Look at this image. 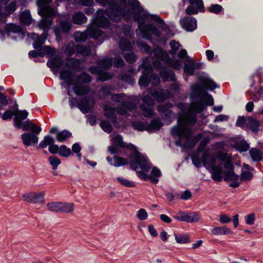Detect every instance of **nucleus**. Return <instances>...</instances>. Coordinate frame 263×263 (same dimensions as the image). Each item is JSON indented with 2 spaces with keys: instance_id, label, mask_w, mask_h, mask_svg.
<instances>
[{
  "instance_id": "obj_32",
  "label": "nucleus",
  "mask_w": 263,
  "mask_h": 263,
  "mask_svg": "<svg viewBox=\"0 0 263 263\" xmlns=\"http://www.w3.org/2000/svg\"><path fill=\"white\" fill-rule=\"evenodd\" d=\"M6 33L10 35L11 33H20L22 30L20 26L14 24H8L5 26Z\"/></svg>"
},
{
  "instance_id": "obj_31",
  "label": "nucleus",
  "mask_w": 263,
  "mask_h": 263,
  "mask_svg": "<svg viewBox=\"0 0 263 263\" xmlns=\"http://www.w3.org/2000/svg\"><path fill=\"white\" fill-rule=\"evenodd\" d=\"M20 21L24 25H30L32 23V18L30 11L28 10H24L20 16Z\"/></svg>"
},
{
  "instance_id": "obj_48",
  "label": "nucleus",
  "mask_w": 263,
  "mask_h": 263,
  "mask_svg": "<svg viewBox=\"0 0 263 263\" xmlns=\"http://www.w3.org/2000/svg\"><path fill=\"white\" fill-rule=\"evenodd\" d=\"M141 110H142V114L144 117L146 118H151L153 116L154 114V109L152 108V106H148V107L146 106H145V104H142L140 106Z\"/></svg>"
},
{
  "instance_id": "obj_47",
  "label": "nucleus",
  "mask_w": 263,
  "mask_h": 263,
  "mask_svg": "<svg viewBox=\"0 0 263 263\" xmlns=\"http://www.w3.org/2000/svg\"><path fill=\"white\" fill-rule=\"evenodd\" d=\"M235 148L241 152H246L249 149L250 145L246 141L240 140L236 143Z\"/></svg>"
},
{
  "instance_id": "obj_16",
  "label": "nucleus",
  "mask_w": 263,
  "mask_h": 263,
  "mask_svg": "<svg viewBox=\"0 0 263 263\" xmlns=\"http://www.w3.org/2000/svg\"><path fill=\"white\" fill-rule=\"evenodd\" d=\"M187 63L184 64L183 68L184 71L188 75L193 76L194 74V70L195 69H199L202 68V63L199 62H195L193 60L187 58Z\"/></svg>"
},
{
  "instance_id": "obj_21",
  "label": "nucleus",
  "mask_w": 263,
  "mask_h": 263,
  "mask_svg": "<svg viewBox=\"0 0 263 263\" xmlns=\"http://www.w3.org/2000/svg\"><path fill=\"white\" fill-rule=\"evenodd\" d=\"M136 108V105L131 102L124 101L121 105L116 109L117 112L122 115H126L127 111H132Z\"/></svg>"
},
{
  "instance_id": "obj_20",
  "label": "nucleus",
  "mask_w": 263,
  "mask_h": 263,
  "mask_svg": "<svg viewBox=\"0 0 263 263\" xmlns=\"http://www.w3.org/2000/svg\"><path fill=\"white\" fill-rule=\"evenodd\" d=\"M81 63L82 61L79 59L67 58H66L65 65L66 67L70 69L79 71L83 69Z\"/></svg>"
},
{
  "instance_id": "obj_61",
  "label": "nucleus",
  "mask_w": 263,
  "mask_h": 263,
  "mask_svg": "<svg viewBox=\"0 0 263 263\" xmlns=\"http://www.w3.org/2000/svg\"><path fill=\"white\" fill-rule=\"evenodd\" d=\"M136 216L139 220H144L147 218L148 214L145 210L140 209L138 211Z\"/></svg>"
},
{
  "instance_id": "obj_37",
  "label": "nucleus",
  "mask_w": 263,
  "mask_h": 263,
  "mask_svg": "<svg viewBox=\"0 0 263 263\" xmlns=\"http://www.w3.org/2000/svg\"><path fill=\"white\" fill-rule=\"evenodd\" d=\"M97 64L100 68L104 69H108L111 67L112 65V60L111 58H106L102 60H98Z\"/></svg>"
},
{
  "instance_id": "obj_59",
  "label": "nucleus",
  "mask_w": 263,
  "mask_h": 263,
  "mask_svg": "<svg viewBox=\"0 0 263 263\" xmlns=\"http://www.w3.org/2000/svg\"><path fill=\"white\" fill-rule=\"evenodd\" d=\"M208 10L210 12L219 14L222 10V7L218 4L212 5L207 8Z\"/></svg>"
},
{
  "instance_id": "obj_35",
  "label": "nucleus",
  "mask_w": 263,
  "mask_h": 263,
  "mask_svg": "<svg viewBox=\"0 0 263 263\" xmlns=\"http://www.w3.org/2000/svg\"><path fill=\"white\" fill-rule=\"evenodd\" d=\"M104 110L105 111L104 115L106 117L109 119H113L116 120L115 111L116 109L112 107L109 105L106 104L103 107Z\"/></svg>"
},
{
  "instance_id": "obj_5",
  "label": "nucleus",
  "mask_w": 263,
  "mask_h": 263,
  "mask_svg": "<svg viewBox=\"0 0 263 263\" xmlns=\"http://www.w3.org/2000/svg\"><path fill=\"white\" fill-rule=\"evenodd\" d=\"M151 55L156 59L153 63L154 68L157 70L170 67L174 69L181 68V62L179 60H173L169 57L168 53L161 48H157L151 53Z\"/></svg>"
},
{
  "instance_id": "obj_39",
  "label": "nucleus",
  "mask_w": 263,
  "mask_h": 263,
  "mask_svg": "<svg viewBox=\"0 0 263 263\" xmlns=\"http://www.w3.org/2000/svg\"><path fill=\"white\" fill-rule=\"evenodd\" d=\"M72 134L67 130L59 132L57 134V140L60 142H63L70 138Z\"/></svg>"
},
{
  "instance_id": "obj_24",
  "label": "nucleus",
  "mask_w": 263,
  "mask_h": 263,
  "mask_svg": "<svg viewBox=\"0 0 263 263\" xmlns=\"http://www.w3.org/2000/svg\"><path fill=\"white\" fill-rule=\"evenodd\" d=\"M260 125L259 121H257L252 117H248L246 122V126L248 128L253 132H257L259 129V126Z\"/></svg>"
},
{
  "instance_id": "obj_38",
  "label": "nucleus",
  "mask_w": 263,
  "mask_h": 263,
  "mask_svg": "<svg viewBox=\"0 0 263 263\" xmlns=\"http://www.w3.org/2000/svg\"><path fill=\"white\" fill-rule=\"evenodd\" d=\"M47 65L51 68H59L63 65V62L60 58H54L48 61Z\"/></svg>"
},
{
  "instance_id": "obj_33",
  "label": "nucleus",
  "mask_w": 263,
  "mask_h": 263,
  "mask_svg": "<svg viewBox=\"0 0 263 263\" xmlns=\"http://www.w3.org/2000/svg\"><path fill=\"white\" fill-rule=\"evenodd\" d=\"M200 81L204 86L210 90H213L218 87L213 81L207 77H202Z\"/></svg>"
},
{
  "instance_id": "obj_55",
  "label": "nucleus",
  "mask_w": 263,
  "mask_h": 263,
  "mask_svg": "<svg viewBox=\"0 0 263 263\" xmlns=\"http://www.w3.org/2000/svg\"><path fill=\"white\" fill-rule=\"evenodd\" d=\"M48 161L50 164L52 166L53 170H56L58 165L61 163L60 159L55 156H52L49 157Z\"/></svg>"
},
{
  "instance_id": "obj_50",
  "label": "nucleus",
  "mask_w": 263,
  "mask_h": 263,
  "mask_svg": "<svg viewBox=\"0 0 263 263\" xmlns=\"http://www.w3.org/2000/svg\"><path fill=\"white\" fill-rule=\"evenodd\" d=\"M77 46L73 42L69 43L66 46L65 53L69 56H71L77 53Z\"/></svg>"
},
{
  "instance_id": "obj_54",
  "label": "nucleus",
  "mask_w": 263,
  "mask_h": 263,
  "mask_svg": "<svg viewBox=\"0 0 263 263\" xmlns=\"http://www.w3.org/2000/svg\"><path fill=\"white\" fill-rule=\"evenodd\" d=\"M61 205V202H53L47 204L48 210L54 212H60Z\"/></svg>"
},
{
  "instance_id": "obj_57",
  "label": "nucleus",
  "mask_w": 263,
  "mask_h": 263,
  "mask_svg": "<svg viewBox=\"0 0 263 263\" xmlns=\"http://www.w3.org/2000/svg\"><path fill=\"white\" fill-rule=\"evenodd\" d=\"M170 45L171 48V50H169L170 53L171 54H175L180 47V44L178 42L173 40L171 42Z\"/></svg>"
},
{
  "instance_id": "obj_36",
  "label": "nucleus",
  "mask_w": 263,
  "mask_h": 263,
  "mask_svg": "<svg viewBox=\"0 0 263 263\" xmlns=\"http://www.w3.org/2000/svg\"><path fill=\"white\" fill-rule=\"evenodd\" d=\"M119 46L122 51H130L133 48L130 42L124 37L121 38Z\"/></svg>"
},
{
  "instance_id": "obj_7",
  "label": "nucleus",
  "mask_w": 263,
  "mask_h": 263,
  "mask_svg": "<svg viewBox=\"0 0 263 263\" xmlns=\"http://www.w3.org/2000/svg\"><path fill=\"white\" fill-rule=\"evenodd\" d=\"M22 129L25 132L31 131V132H26L21 135L23 143L25 146L34 145L37 143L39 141L37 136L42 130L40 126L32 123L30 120H26L23 124Z\"/></svg>"
},
{
  "instance_id": "obj_51",
  "label": "nucleus",
  "mask_w": 263,
  "mask_h": 263,
  "mask_svg": "<svg viewBox=\"0 0 263 263\" xmlns=\"http://www.w3.org/2000/svg\"><path fill=\"white\" fill-rule=\"evenodd\" d=\"M175 239L179 243H186L190 242L189 236L187 234H175Z\"/></svg>"
},
{
  "instance_id": "obj_58",
  "label": "nucleus",
  "mask_w": 263,
  "mask_h": 263,
  "mask_svg": "<svg viewBox=\"0 0 263 263\" xmlns=\"http://www.w3.org/2000/svg\"><path fill=\"white\" fill-rule=\"evenodd\" d=\"M17 8L16 2L12 1L5 7V11L8 14H12Z\"/></svg>"
},
{
  "instance_id": "obj_22",
  "label": "nucleus",
  "mask_w": 263,
  "mask_h": 263,
  "mask_svg": "<svg viewBox=\"0 0 263 263\" xmlns=\"http://www.w3.org/2000/svg\"><path fill=\"white\" fill-rule=\"evenodd\" d=\"M72 89L77 96H84L89 92V88L86 85H80L79 82L74 81L73 82Z\"/></svg>"
},
{
  "instance_id": "obj_28",
  "label": "nucleus",
  "mask_w": 263,
  "mask_h": 263,
  "mask_svg": "<svg viewBox=\"0 0 263 263\" xmlns=\"http://www.w3.org/2000/svg\"><path fill=\"white\" fill-rule=\"evenodd\" d=\"M161 78L163 81H175L176 80V76L173 71L165 69L162 70L160 72Z\"/></svg>"
},
{
  "instance_id": "obj_26",
  "label": "nucleus",
  "mask_w": 263,
  "mask_h": 263,
  "mask_svg": "<svg viewBox=\"0 0 263 263\" xmlns=\"http://www.w3.org/2000/svg\"><path fill=\"white\" fill-rule=\"evenodd\" d=\"M226 169L227 171L223 172L224 175L223 179L224 181H236V180H239V176L235 174L234 172V167L233 165H232V168Z\"/></svg>"
},
{
  "instance_id": "obj_13",
  "label": "nucleus",
  "mask_w": 263,
  "mask_h": 263,
  "mask_svg": "<svg viewBox=\"0 0 263 263\" xmlns=\"http://www.w3.org/2000/svg\"><path fill=\"white\" fill-rule=\"evenodd\" d=\"M45 194L44 192H31L24 194L22 197L24 200L33 203H43Z\"/></svg>"
},
{
  "instance_id": "obj_45",
  "label": "nucleus",
  "mask_w": 263,
  "mask_h": 263,
  "mask_svg": "<svg viewBox=\"0 0 263 263\" xmlns=\"http://www.w3.org/2000/svg\"><path fill=\"white\" fill-rule=\"evenodd\" d=\"M128 158L129 157H128ZM129 159H130V158ZM114 162L113 165L116 167L130 164V160L128 161L123 158L116 156L114 157Z\"/></svg>"
},
{
  "instance_id": "obj_17",
  "label": "nucleus",
  "mask_w": 263,
  "mask_h": 263,
  "mask_svg": "<svg viewBox=\"0 0 263 263\" xmlns=\"http://www.w3.org/2000/svg\"><path fill=\"white\" fill-rule=\"evenodd\" d=\"M172 105L170 103L162 104L158 106V110L163 114L162 118L164 120H168L167 124H169L172 122V111L170 109Z\"/></svg>"
},
{
  "instance_id": "obj_44",
  "label": "nucleus",
  "mask_w": 263,
  "mask_h": 263,
  "mask_svg": "<svg viewBox=\"0 0 263 263\" xmlns=\"http://www.w3.org/2000/svg\"><path fill=\"white\" fill-rule=\"evenodd\" d=\"M137 45L139 47V48H140V49L144 51V52H145L146 53H149V55L151 57V58L153 59V62L155 61V60H156V58H153L152 55H151V53L152 52H153L157 48H156L155 49H154L153 51H151V48L149 46H148V45H147L146 44H145V43L142 42V41H138L137 42Z\"/></svg>"
},
{
  "instance_id": "obj_18",
  "label": "nucleus",
  "mask_w": 263,
  "mask_h": 263,
  "mask_svg": "<svg viewBox=\"0 0 263 263\" xmlns=\"http://www.w3.org/2000/svg\"><path fill=\"white\" fill-rule=\"evenodd\" d=\"M224 172L221 165H216L213 164L211 166V178L215 181H221Z\"/></svg>"
},
{
  "instance_id": "obj_42",
  "label": "nucleus",
  "mask_w": 263,
  "mask_h": 263,
  "mask_svg": "<svg viewBox=\"0 0 263 263\" xmlns=\"http://www.w3.org/2000/svg\"><path fill=\"white\" fill-rule=\"evenodd\" d=\"M91 81V78L90 76L86 72H82L80 74L76 75L75 76L74 81H77L79 83L82 81L84 83H88L90 82Z\"/></svg>"
},
{
  "instance_id": "obj_49",
  "label": "nucleus",
  "mask_w": 263,
  "mask_h": 263,
  "mask_svg": "<svg viewBox=\"0 0 263 263\" xmlns=\"http://www.w3.org/2000/svg\"><path fill=\"white\" fill-rule=\"evenodd\" d=\"M77 53L83 56H87L91 53V49L89 46L78 45Z\"/></svg>"
},
{
  "instance_id": "obj_1",
  "label": "nucleus",
  "mask_w": 263,
  "mask_h": 263,
  "mask_svg": "<svg viewBox=\"0 0 263 263\" xmlns=\"http://www.w3.org/2000/svg\"><path fill=\"white\" fill-rule=\"evenodd\" d=\"M101 6L108 7L105 10L98 11V15L102 13L103 16L106 15L111 21L118 22L123 17L126 21L133 20L138 23V29L144 38L152 40V34L160 37L161 33L158 28L152 24L145 25L146 21H154L162 24L163 20L158 15L150 14L144 11L138 0H96Z\"/></svg>"
},
{
  "instance_id": "obj_60",
  "label": "nucleus",
  "mask_w": 263,
  "mask_h": 263,
  "mask_svg": "<svg viewBox=\"0 0 263 263\" xmlns=\"http://www.w3.org/2000/svg\"><path fill=\"white\" fill-rule=\"evenodd\" d=\"M117 180L121 183V184L127 186V187H134L135 186V183L129 181V180L122 178V177H117Z\"/></svg>"
},
{
  "instance_id": "obj_27",
  "label": "nucleus",
  "mask_w": 263,
  "mask_h": 263,
  "mask_svg": "<svg viewBox=\"0 0 263 263\" xmlns=\"http://www.w3.org/2000/svg\"><path fill=\"white\" fill-rule=\"evenodd\" d=\"M72 21L74 24L81 25L86 23L87 18L83 13L77 12L72 15Z\"/></svg>"
},
{
  "instance_id": "obj_10",
  "label": "nucleus",
  "mask_w": 263,
  "mask_h": 263,
  "mask_svg": "<svg viewBox=\"0 0 263 263\" xmlns=\"http://www.w3.org/2000/svg\"><path fill=\"white\" fill-rule=\"evenodd\" d=\"M190 5L185 9V13L188 15L196 14L198 12H204V8L202 0H189Z\"/></svg>"
},
{
  "instance_id": "obj_52",
  "label": "nucleus",
  "mask_w": 263,
  "mask_h": 263,
  "mask_svg": "<svg viewBox=\"0 0 263 263\" xmlns=\"http://www.w3.org/2000/svg\"><path fill=\"white\" fill-rule=\"evenodd\" d=\"M59 154L63 157L67 158L72 154L71 149L65 145H62L60 147Z\"/></svg>"
},
{
  "instance_id": "obj_46",
  "label": "nucleus",
  "mask_w": 263,
  "mask_h": 263,
  "mask_svg": "<svg viewBox=\"0 0 263 263\" xmlns=\"http://www.w3.org/2000/svg\"><path fill=\"white\" fill-rule=\"evenodd\" d=\"M74 210V204L72 203L61 202L60 212L70 213Z\"/></svg>"
},
{
  "instance_id": "obj_8",
  "label": "nucleus",
  "mask_w": 263,
  "mask_h": 263,
  "mask_svg": "<svg viewBox=\"0 0 263 263\" xmlns=\"http://www.w3.org/2000/svg\"><path fill=\"white\" fill-rule=\"evenodd\" d=\"M110 25L109 20L107 17L103 16L102 13H100L97 15L94 24L88 27V34L90 37L97 39L102 34V31L99 28H108Z\"/></svg>"
},
{
  "instance_id": "obj_12",
  "label": "nucleus",
  "mask_w": 263,
  "mask_h": 263,
  "mask_svg": "<svg viewBox=\"0 0 263 263\" xmlns=\"http://www.w3.org/2000/svg\"><path fill=\"white\" fill-rule=\"evenodd\" d=\"M148 91L154 98V100L158 102H162L172 96L170 90L161 88L154 90L148 89Z\"/></svg>"
},
{
  "instance_id": "obj_34",
  "label": "nucleus",
  "mask_w": 263,
  "mask_h": 263,
  "mask_svg": "<svg viewBox=\"0 0 263 263\" xmlns=\"http://www.w3.org/2000/svg\"><path fill=\"white\" fill-rule=\"evenodd\" d=\"M54 143V139L50 136L47 135L44 137V139L39 143L37 148H44L47 146H50Z\"/></svg>"
},
{
  "instance_id": "obj_56",
  "label": "nucleus",
  "mask_w": 263,
  "mask_h": 263,
  "mask_svg": "<svg viewBox=\"0 0 263 263\" xmlns=\"http://www.w3.org/2000/svg\"><path fill=\"white\" fill-rule=\"evenodd\" d=\"M100 125L103 130L107 133H110L112 130V126L108 121H101L100 122Z\"/></svg>"
},
{
  "instance_id": "obj_64",
  "label": "nucleus",
  "mask_w": 263,
  "mask_h": 263,
  "mask_svg": "<svg viewBox=\"0 0 263 263\" xmlns=\"http://www.w3.org/2000/svg\"><path fill=\"white\" fill-rule=\"evenodd\" d=\"M41 50L42 53L47 54L49 56H51V55H53L55 52L53 48H52L51 47L48 46H45L43 47L41 49Z\"/></svg>"
},
{
  "instance_id": "obj_23",
  "label": "nucleus",
  "mask_w": 263,
  "mask_h": 263,
  "mask_svg": "<svg viewBox=\"0 0 263 263\" xmlns=\"http://www.w3.org/2000/svg\"><path fill=\"white\" fill-rule=\"evenodd\" d=\"M71 28V24L68 21H61L60 23L59 26L56 27L54 32L57 36L60 35V32H68Z\"/></svg>"
},
{
  "instance_id": "obj_2",
  "label": "nucleus",
  "mask_w": 263,
  "mask_h": 263,
  "mask_svg": "<svg viewBox=\"0 0 263 263\" xmlns=\"http://www.w3.org/2000/svg\"><path fill=\"white\" fill-rule=\"evenodd\" d=\"M192 88L193 91L191 96L194 95L199 98V101L190 105L189 112L178 118V125L173 127L171 130V134L173 136H177L178 138L175 142L176 145L185 148H193L202 137V134L192 137V126L197 120L195 114L201 112L205 108L204 105H214L212 96L206 92L201 86L195 84L192 85Z\"/></svg>"
},
{
  "instance_id": "obj_9",
  "label": "nucleus",
  "mask_w": 263,
  "mask_h": 263,
  "mask_svg": "<svg viewBox=\"0 0 263 263\" xmlns=\"http://www.w3.org/2000/svg\"><path fill=\"white\" fill-rule=\"evenodd\" d=\"M174 217L179 221L189 223H195L199 220L200 216L198 212H191L187 213L180 211Z\"/></svg>"
},
{
  "instance_id": "obj_14",
  "label": "nucleus",
  "mask_w": 263,
  "mask_h": 263,
  "mask_svg": "<svg viewBox=\"0 0 263 263\" xmlns=\"http://www.w3.org/2000/svg\"><path fill=\"white\" fill-rule=\"evenodd\" d=\"M216 157L218 161L224 163L223 167L224 168H232L233 164L231 154L222 151H218L216 153Z\"/></svg>"
},
{
  "instance_id": "obj_29",
  "label": "nucleus",
  "mask_w": 263,
  "mask_h": 263,
  "mask_svg": "<svg viewBox=\"0 0 263 263\" xmlns=\"http://www.w3.org/2000/svg\"><path fill=\"white\" fill-rule=\"evenodd\" d=\"M211 233L214 235L232 234L233 232L227 227H217L213 229Z\"/></svg>"
},
{
  "instance_id": "obj_63",
  "label": "nucleus",
  "mask_w": 263,
  "mask_h": 263,
  "mask_svg": "<svg viewBox=\"0 0 263 263\" xmlns=\"http://www.w3.org/2000/svg\"><path fill=\"white\" fill-rule=\"evenodd\" d=\"M124 59L129 63H133L136 60V55L132 52L125 53L124 55Z\"/></svg>"
},
{
  "instance_id": "obj_43",
  "label": "nucleus",
  "mask_w": 263,
  "mask_h": 263,
  "mask_svg": "<svg viewBox=\"0 0 263 263\" xmlns=\"http://www.w3.org/2000/svg\"><path fill=\"white\" fill-rule=\"evenodd\" d=\"M74 39L76 42H82L85 41L88 36H89L88 34V30L85 32H79L77 31L74 33Z\"/></svg>"
},
{
  "instance_id": "obj_53",
  "label": "nucleus",
  "mask_w": 263,
  "mask_h": 263,
  "mask_svg": "<svg viewBox=\"0 0 263 263\" xmlns=\"http://www.w3.org/2000/svg\"><path fill=\"white\" fill-rule=\"evenodd\" d=\"M132 126L134 129L138 131L146 130L147 124L139 121H134L132 123Z\"/></svg>"
},
{
  "instance_id": "obj_4",
  "label": "nucleus",
  "mask_w": 263,
  "mask_h": 263,
  "mask_svg": "<svg viewBox=\"0 0 263 263\" xmlns=\"http://www.w3.org/2000/svg\"><path fill=\"white\" fill-rule=\"evenodd\" d=\"M114 142L119 146L132 150L133 152L129 155L130 166L135 171L141 168L143 171H148L151 167V164L146 156L141 154L133 144H126L123 141V137L118 135L114 138Z\"/></svg>"
},
{
  "instance_id": "obj_6",
  "label": "nucleus",
  "mask_w": 263,
  "mask_h": 263,
  "mask_svg": "<svg viewBox=\"0 0 263 263\" xmlns=\"http://www.w3.org/2000/svg\"><path fill=\"white\" fill-rule=\"evenodd\" d=\"M143 68L142 75L139 80V84L141 87H146L151 83L153 86L157 85L160 83L159 76L154 73H151L153 68L148 58L143 59V62L139 68Z\"/></svg>"
},
{
  "instance_id": "obj_40",
  "label": "nucleus",
  "mask_w": 263,
  "mask_h": 263,
  "mask_svg": "<svg viewBox=\"0 0 263 263\" xmlns=\"http://www.w3.org/2000/svg\"><path fill=\"white\" fill-rule=\"evenodd\" d=\"M249 154L254 161H260L262 159V153L259 149L252 148L249 151Z\"/></svg>"
},
{
  "instance_id": "obj_30",
  "label": "nucleus",
  "mask_w": 263,
  "mask_h": 263,
  "mask_svg": "<svg viewBox=\"0 0 263 263\" xmlns=\"http://www.w3.org/2000/svg\"><path fill=\"white\" fill-rule=\"evenodd\" d=\"M201 161L203 165L206 166L208 164H210V166L213 164H215V158L211 156L208 151L204 152L201 156Z\"/></svg>"
},
{
  "instance_id": "obj_41",
  "label": "nucleus",
  "mask_w": 263,
  "mask_h": 263,
  "mask_svg": "<svg viewBox=\"0 0 263 263\" xmlns=\"http://www.w3.org/2000/svg\"><path fill=\"white\" fill-rule=\"evenodd\" d=\"M88 98L87 97L84 98L80 102V104L78 105V108L83 113L87 114L90 110V107L88 104Z\"/></svg>"
},
{
  "instance_id": "obj_3",
  "label": "nucleus",
  "mask_w": 263,
  "mask_h": 263,
  "mask_svg": "<svg viewBox=\"0 0 263 263\" xmlns=\"http://www.w3.org/2000/svg\"><path fill=\"white\" fill-rule=\"evenodd\" d=\"M52 0H37L36 3L40 9L39 14L42 16L39 23V27L44 30V32L37 36L36 40L33 43V48L37 49L41 47L47 38V32L53 24L52 17L55 15L54 10L49 6Z\"/></svg>"
},
{
  "instance_id": "obj_25",
  "label": "nucleus",
  "mask_w": 263,
  "mask_h": 263,
  "mask_svg": "<svg viewBox=\"0 0 263 263\" xmlns=\"http://www.w3.org/2000/svg\"><path fill=\"white\" fill-rule=\"evenodd\" d=\"M161 120L159 118H156L151 121L149 124H147L146 130L148 132H153L159 130L163 126Z\"/></svg>"
},
{
  "instance_id": "obj_15",
  "label": "nucleus",
  "mask_w": 263,
  "mask_h": 263,
  "mask_svg": "<svg viewBox=\"0 0 263 263\" xmlns=\"http://www.w3.org/2000/svg\"><path fill=\"white\" fill-rule=\"evenodd\" d=\"M60 78L61 80H65L61 83L62 86H67L70 87L75 80V77H73V73L67 69H62L60 71Z\"/></svg>"
},
{
  "instance_id": "obj_11",
  "label": "nucleus",
  "mask_w": 263,
  "mask_h": 263,
  "mask_svg": "<svg viewBox=\"0 0 263 263\" xmlns=\"http://www.w3.org/2000/svg\"><path fill=\"white\" fill-rule=\"evenodd\" d=\"M179 23L181 27L187 32H193L197 28V20L191 16H184L181 18Z\"/></svg>"
},
{
  "instance_id": "obj_62",
  "label": "nucleus",
  "mask_w": 263,
  "mask_h": 263,
  "mask_svg": "<svg viewBox=\"0 0 263 263\" xmlns=\"http://www.w3.org/2000/svg\"><path fill=\"white\" fill-rule=\"evenodd\" d=\"M209 142V139L208 137L204 138L200 143L198 148L197 152L200 153L203 152L206 147L207 144Z\"/></svg>"
},
{
  "instance_id": "obj_19",
  "label": "nucleus",
  "mask_w": 263,
  "mask_h": 263,
  "mask_svg": "<svg viewBox=\"0 0 263 263\" xmlns=\"http://www.w3.org/2000/svg\"><path fill=\"white\" fill-rule=\"evenodd\" d=\"M14 115L15 116V118H14V126L17 128H21L22 129L24 122H22V121L26 119L27 118L28 116V112L26 110H17L16 112H14Z\"/></svg>"
}]
</instances>
